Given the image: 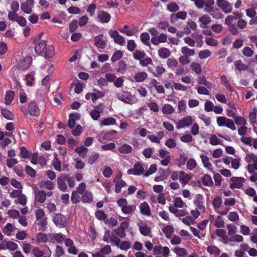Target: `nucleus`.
I'll use <instances>...</instances> for the list:
<instances>
[{
	"mask_svg": "<svg viewBox=\"0 0 257 257\" xmlns=\"http://www.w3.org/2000/svg\"><path fill=\"white\" fill-rule=\"evenodd\" d=\"M116 95L118 99L125 103L133 104L137 101V99L129 91H124L121 93H117Z\"/></svg>",
	"mask_w": 257,
	"mask_h": 257,
	"instance_id": "f257e3e1",
	"label": "nucleus"
},
{
	"mask_svg": "<svg viewBox=\"0 0 257 257\" xmlns=\"http://www.w3.org/2000/svg\"><path fill=\"white\" fill-rule=\"evenodd\" d=\"M223 201L221 197L216 196L212 200V204L214 211L220 215H226L227 214L229 209H222Z\"/></svg>",
	"mask_w": 257,
	"mask_h": 257,
	"instance_id": "f03ea898",
	"label": "nucleus"
},
{
	"mask_svg": "<svg viewBox=\"0 0 257 257\" xmlns=\"http://www.w3.org/2000/svg\"><path fill=\"white\" fill-rule=\"evenodd\" d=\"M34 205L36 208H39L41 204L43 203L46 200V193L43 190L36 189L34 191Z\"/></svg>",
	"mask_w": 257,
	"mask_h": 257,
	"instance_id": "7ed1b4c3",
	"label": "nucleus"
},
{
	"mask_svg": "<svg viewBox=\"0 0 257 257\" xmlns=\"http://www.w3.org/2000/svg\"><path fill=\"white\" fill-rule=\"evenodd\" d=\"M216 121L219 126H226L232 131L236 128L233 120L225 116L218 117Z\"/></svg>",
	"mask_w": 257,
	"mask_h": 257,
	"instance_id": "20e7f679",
	"label": "nucleus"
},
{
	"mask_svg": "<svg viewBox=\"0 0 257 257\" xmlns=\"http://www.w3.org/2000/svg\"><path fill=\"white\" fill-rule=\"evenodd\" d=\"M245 182V179L241 177H232L230 179L229 187L232 190L241 189Z\"/></svg>",
	"mask_w": 257,
	"mask_h": 257,
	"instance_id": "39448f33",
	"label": "nucleus"
},
{
	"mask_svg": "<svg viewBox=\"0 0 257 257\" xmlns=\"http://www.w3.org/2000/svg\"><path fill=\"white\" fill-rule=\"evenodd\" d=\"M194 120L192 116L188 115L180 119L176 123V128L178 130L182 129L191 125Z\"/></svg>",
	"mask_w": 257,
	"mask_h": 257,
	"instance_id": "423d86ee",
	"label": "nucleus"
},
{
	"mask_svg": "<svg viewBox=\"0 0 257 257\" xmlns=\"http://www.w3.org/2000/svg\"><path fill=\"white\" fill-rule=\"evenodd\" d=\"M115 183V192L118 193L120 192L122 188L126 186V183L122 179V174L120 172L117 174L113 179Z\"/></svg>",
	"mask_w": 257,
	"mask_h": 257,
	"instance_id": "0eeeda50",
	"label": "nucleus"
},
{
	"mask_svg": "<svg viewBox=\"0 0 257 257\" xmlns=\"http://www.w3.org/2000/svg\"><path fill=\"white\" fill-rule=\"evenodd\" d=\"M52 220L55 225L59 228L64 227L66 223V217L61 213L54 214Z\"/></svg>",
	"mask_w": 257,
	"mask_h": 257,
	"instance_id": "6e6552de",
	"label": "nucleus"
},
{
	"mask_svg": "<svg viewBox=\"0 0 257 257\" xmlns=\"http://www.w3.org/2000/svg\"><path fill=\"white\" fill-rule=\"evenodd\" d=\"M144 168L142 164L139 162H136L133 168L130 169L127 171L128 175H133L136 176H140L143 175Z\"/></svg>",
	"mask_w": 257,
	"mask_h": 257,
	"instance_id": "1a4fd4ad",
	"label": "nucleus"
},
{
	"mask_svg": "<svg viewBox=\"0 0 257 257\" xmlns=\"http://www.w3.org/2000/svg\"><path fill=\"white\" fill-rule=\"evenodd\" d=\"M68 178L66 175H61L57 178V184L58 189L62 192H66L68 190V186L66 180Z\"/></svg>",
	"mask_w": 257,
	"mask_h": 257,
	"instance_id": "9d476101",
	"label": "nucleus"
},
{
	"mask_svg": "<svg viewBox=\"0 0 257 257\" xmlns=\"http://www.w3.org/2000/svg\"><path fill=\"white\" fill-rule=\"evenodd\" d=\"M28 113L31 116H38L40 113V109L37 103L34 101L29 102L28 106Z\"/></svg>",
	"mask_w": 257,
	"mask_h": 257,
	"instance_id": "9b49d317",
	"label": "nucleus"
},
{
	"mask_svg": "<svg viewBox=\"0 0 257 257\" xmlns=\"http://www.w3.org/2000/svg\"><path fill=\"white\" fill-rule=\"evenodd\" d=\"M50 242L61 244L64 242L65 243V236L61 233H49Z\"/></svg>",
	"mask_w": 257,
	"mask_h": 257,
	"instance_id": "f8f14e48",
	"label": "nucleus"
},
{
	"mask_svg": "<svg viewBox=\"0 0 257 257\" xmlns=\"http://www.w3.org/2000/svg\"><path fill=\"white\" fill-rule=\"evenodd\" d=\"M108 33L111 38L113 39L114 42L115 43L121 46L124 45L125 40L124 38L122 36L120 35L117 31L110 30Z\"/></svg>",
	"mask_w": 257,
	"mask_h": 257,
	"instance_id": "ddd939ff",
	"label": "nucleus"
},
{
	"mask_svg": "<svg viewBox=\"0 0 257 257\" xmlns=\"http://www.w3.org/2000/svg\"><path fill=\"white\" fill-rule=\"evenodd\" d=\"M194 204L195 205V208L199 210V211L204 213L206 208L203 204V197L200 194H197L195 196L193 201Z\"/></svg>",
	"mask_w": 257,
	"mask_h": 257,
	"instance_id": "4468645a",
	"label": "nucleus"
},
{
	"mask_svg": "<svg viewBox=\"0 0 257 257\" xmlns=\"http://www.w3.org/2000/svg\"><path fill=\"white\" fill-rule=\"evenodd\" d=\"M34 6V0H26L21 5L22 11L27 14H30Z\"/></svg>",
	"mask_w": 257,
	"mask_h": 257,
	"instance_id": "2eb2a0df",
	"label": "nucleus"
},
{
	"mask_svg": "<svg viewBox=\"0 0 257 257\" xmlns=\"http://www.w3.org/2000/svg\"><path fill=\"white\" fill-rule=\"evenodd\" d=\"M104 107L102 104H99L93 107L90 112L91 118L94 120H97L100 116V114L102 113Z\"/></svg>",
	"mask_w": 257,
	"mask_h": 257,
	"instance_id": "dca6fc26",
	"label": "nucleus"
},
{
	"mask_svg": "<svg viewBox=\"0 0 257 257\" xmlns=\"http://www.w3.org/2000/svg\"><path fill=\"white\" fill-rule=\"evenodd\" d=\"M159 156L162 159L161 164L164 166H167L170 162L171 158L170 153L167 151L161 149L159 151Z\"/></svg>",
	"mask_w": 257,
	"mask_h": 257,
	"instance_id": "f3484780",
	"label": "nucleus"
},
{
	"mask_svg": "<svg viewBox=\"0 0 257 257\" xmlns=\"http://www.w3.org/2000/svg\"><path fill=\"white\" fill-rule=\"evenodd\" d=\"M110 18L111 16L108 13L103 11L97 12V19L100 23L102 24L107 23L109 22Z\"/></svg>",
	"mask_w": 257,
	"mask_h": 257,
	"instance_id": "a211bd4d",
	"label": "nucleus"
},
{
	"mask_svg": "<svg viewBox=\"0 0 257 257\" xmlns=\"http://www.w3.org/2000/svg\"><path fill=\"white\" fill-rule=\"evenodd\" d=\"M65 245L68 247L67 251L70 254H77L78 252V248L74 245L73 241L67 238L65 240Z\"/></svg>",
	"mask_w": 257,
	"mask_h": 257,
	"instance_id": "6ab92c4d",
	"label": "nucleus"
},
{
	"mask_svg": "<svg viewBox=\"0 0 257 257\" xmlns=\"http://www.w3.org/2000/svg\"><path fill=\"white\" fill-rule=\"evenodd\" d=\"M217 5L226 14L230 13L232 10L231 5L226 0L219 2Z\"/></svg>",
	"mask_w": 257,
	"mask_h": 257,
	"instance_id": "aec40b11",
	"label": "nucleus"
},
{
	"mask_svg": "<svg viewBox=\"0 0 257 257\" xmlns=\"http://www.w3.org/2000/svg\"><path fill=\"white\" fill-rule=\"evenodd\" d=\"M187 17L186 12H179L172 14L170 16V21L172 23H175L179 19L185 20Z\"/></svg>",
	"mask_w": 257,
	"mask_h": 257,
	"instance_id": "412c9836",
	"label": "nucleus"
},
{
	"mask_svg": "<svg viewBox=\"0 0 257 257\" xmlns=\"http://www.w3.org/2000/svg\"><path fill=\"white\" fill-rule=\"evenodd\" d=\"M167 36L162 33L156 37H153L151 39L152 43L155 45H158L160 43H165L167 41Z\"/></svg>",
	"mask_w": 257,
	"mask_h": 257,
	"instance_id": "4be33fe9",
	"label": "nucleus"
},
{
	"mask_svg": "<svg viewBox=\"0 0 257 257\" xmlns=\"http://www.w3.org/2000/svg\"><path fill=\"white\" fill-rule=\"evenodd\" d=\"M8 19L13 22H17V23L21 27H25L27 24V20L24 17L19 16L16 14L14 16H12L8 18Z\"/></svg>",
	"mask_w": 257,
	"mask_h": 257,
	"instance_id": "5701e85b",
	"label": "nucleus"
},
{
	"mask_svg": "<svg viewBox=\"0 0 257 257\" xmlns=\"http://www.w3.org/2000/svg\"><path fill=\"white\" fill-rule=\"evenodd\" d=\"M115 246L120 248L122 250H127L131 247V243L129 241H122L118 239L115 242Z\"/></svg>",
	"mask_w": 257,
	"mask_h": 257,
	"instance_id": "b1692460",
	"label": "nucleus"
},
{
	"mask_svg": "<svg viewBox=\"0 0 257 257\" xmlns=\"http://www.w3.org/2000/svg\"><path fill=\"white\" fill-rule=\"evenodd\" d=\"M32 61V59L31 57H26L19 63V68L22 70L27 69L30 67Z\"/></svg>",
	"mask_w": 257,
	"mask_h": 257,
	"instance_id": "393cba45",
	"label": "nucleus"
},
{
	"mask_svg": "<svg viewBox=\"0 0 257 257\" xmlns=\"http://www.w3.org/2000/svg\"><path fill=\"white\" fill-rule=\"evenodd\" d=\"M20 4L18 1L13 0L11 4V9L12 11L8 13V18L14 16L17 14V12L19 10Z\"/></svg>",
	"mask_w": 257,
	"mask_h": 257,
	"instance_id": "a878e982",
	"label": "nucleus"
},
{
	"mask_svg": "<svg viewBox=\"0 0 257 257\" xmlns=\"http://www.w3.org/2000/svg\"><path fill=\"white\" fill-rule=\"evenodd\" d=\"M36 39V38L34 39V42L36 43L35 51L38 54H41L46 47V42L45 41H42L37 43Z\"/></svg>",
	"mask_w": 257,
	"mask_h": 257,
	"instance_id": "bb28decb",
	"label": "nucleus"
},
{
	"mask_svg": "<svg viewBox=\"0 0 257 257\" xmlns=\"http://www.w3.org/2000/svg\"><path fill=\"white\" fill-rule=\"evenodd\" d=\"M177 175H179V181L184 186L187 184L191 179L190 175L186 174L183 171L179 172Z\"/></svg>",
	"mask_w": 257,
	"mask_h": 257,
	"instance_id": "cd10ccee",
	"label": "nucleus"
},
{
	"mask_svg": "<svg viewBox=\"0 0 257 257\" xmlns=\"http://www.w3.org/2000/svg\"><path fill=\"white\" fill-rule=\"evenodd\" d=\"M200 22V27L202 29L207 28V26L211 22V18L210 16L204 15L199 18Z\"/></svg>",
	"mask_w": 257,
	"mask_h": 257,
	"instance_id": "c85d7f7f",
	"label": "nucleus"
},
{
	"mask_svg": "<svg viewBox=\"0 0 257 257\" xmlns=\"http://www.w3.org/2000/svg\"><path fill=\"white\" fill-rule=\"evenodd\" d=\"M164 132L163 131H160L157 133V135H148V138L151 142L159 144L160 143L161 140L164 137Z\"/></svg>",
	"mask_w": 257,
	"mask_h": 257,
	"instance_id": "c756f323",
	"label": "nucleus"
},
{
	"mask_svg": "<svg viewBox=\"0 0 257 257\" xmlns=\"http://www.w3.org/2000/svg\"><path fill=\"white\" fill-rule=\"evenodd\" d=\"M119 31L122 34L127 36H132L135 34L137 31L135 29L131 28L128 25H124L122 28L119 29Z\"/></svg>",
	"mask_w": 257,
	"mask_h": 257,
	"instance_id": "7c9ffc66",
	"label": "nucleus"
},
{
	"mask_svg": "<svg viewBox=\"0 0 257 257\" xmlns=\"http://www.w3.org/2000/svg\"><path fill=\"white\" fill-rule=\"evenodd\" d=\"M148 77V74L145 72H139L135 74L134 76V80L130 79L132 82L136 81L137 82H141L144 81Z\"/></svg>",
	"mask_w": 257,
	"mask_h": 257,
	"instance_id": "2f4dec72",
	"label": "nucleus"
},
{
	"mask_svg": "<svg viewBox=\"0 0 257 257\" xmlns=\"http://www.w3.org/2000/svg\"><path fill=\"white\" fill-rule=\"evenodd\" d=\"M95 46L99 49H104L106 47V42L103 39V35H99L97 36L94 39Z\"/></svg>",
	"mask_w": 257,
	"mask_h": 257,
	"instance_id": "473e14b6",
	"label": "nucleus"
},
{
	"mask_svg": "<svg viewBox=\"0 0 257 257\" xmlns=\"http://www.w3.org/2000/svg\"><path fill=\"white\" fill-rule=\"evenodd\" d=\"M49 233L46 234L42 232L38 233L36 236V241L38 243H46L50 242Z\"/></svg>",
	"mask_w": 257,
	"mask_h": 257,
	"instance_id": "72a5a7b5",
	"label": "nucleus"
},
{
	"mask_svg": "<svg viewBox=\"0 0 257 257\" xmlns=\"http://www.w3.org/2000/svg\"><path fill=\"white\" fill-rule=\"evenodd\" d=\"M245 161L248 163H251L252 165L257 170V156L253 154H247L245 157Z\"/></svg>",
	"mask_w": 257,
	"mask_h": 257,
	"instance_id": "f704fd0d",
	"label": "nucleus"
},
{
	"mask_svg": "<svg viewBox=\"0 0 257 257\" xmlns=\"http://www.w3.org/2000/svg\"><path fill=\"white\" fill-rule=\"evenodd\" d=\"M141 213L145 215L149 216L151 214V210L148 203L144 202L139 205Z\"/></svg>",
	"mask_w": 257,
	"mask_h": 257,
	"instance_id": "c9c22d12",
	"label": "nucleus"
},
{
	"mask_svg": "<svg viewBox=\"0 0 257 257\" xmlns=\"http://www.w3.org/2000/svg\"><path fill=\"white\" fill-rule=\"evenodd\" d=\"M203 166L208 170L212 171V165L209 161V157L206 155H201L200 156Z\"/></svg>",
	"mask_w": 257,
	"mask_h": 257,
	"instance_id": "e433bc0d",
	"label": "nucleus"
},
{
	"mask_svg": "<svg viewBox=\"0 0 257 257\" xmlns=\"http://www.w3.org/2000/svg\"><path fill=\"white\" fill-rule=\"evenodd\" d=\"M162 231L165 234L166 238H171L174 232V228L171 225H167L162 229Z\"/></svg>",
	"mask_w": 257,
	"mask_h": 257,
	"instance_id": "4c0bfd02",
	"label": "nucleus"
},
{
	"mask_svg": "<svg viewBox=\"0 0 257 257\" xmlns=\"http://www.w3.org/2000/svg\"><path fill=\"white\" fill-rule=\"evenodd\" d=\"M54 186V184L49 180H43L39 183V187L41 188L47 189L49 190H53Z\"/></svg>",
	"mask_w": 257,
	"mask_h": 257,
	"instance_id": "58836bf2",
	"label": "nucleus"
},
{
	"mask_svg": "<svg viewBox=\"0 0 257 257\" xmlns=\"http://www.w3.org/2000/svg\"><path fill=\"white\" fill-rule=\"evenodd\" d=\"M82 195V201L83 203H91L93 199V194L89 191H85Z\"/></svg>",
	"mask_w": 257,
	"mask_h": 257,
	"instance_id": "ea45409f",
	"label": "nucleus"
},
{
	"mask_svg": "<svg viewBox=\"0 0 257 257\" xmlns=\"http://www.w3.org/2000/svg\"><path fill=\"white\" fill-rule=\"evenodd\" d=\"M116 122V120L113 117H107L104 118L100 121V125L101 126H108L110 125L115 124Z\"/></svg>",
	"mask_w": 257,
	"mask_h": 257,
	"instance_id": "a19ab883",
	"label": "nucleus"
},
{
	"mask_svg": "<svg viewBox=\"0 0 257 257\" xmlns=\"http://www.w3.org/2000/svg\"><path fill=\"white\" fill-rule=\"evenodd\" d=\"M1 113L2 115L7 119L13 120L15 118L14 114L8 109L2 108L1 109Z\"/></svg>",
	"mask_w": 257,
	"mask_h": 257,
	"instance_id": "79ce46f5",
	"label": "nucleus"
},
{
	"mask_svg": "<svg viewBox=\"0 0 257 257\" xmlns=\"http://www.w3.org/2000/svg\"><path fill=\"white\" fill-rule=\"evenodd\" d=\"M150 132L148 131L146 128L142 127H139L137 128H135L134 130L133 134L135 135H136L137 134H139L142 137H145L147 136H148V134H150Z\"/></svg>",
	"mask_w": 257,
	"mask_h": 257,
	"instance_id": "37998d69",
	"label": "nucleus"
},
{
	"mask_svg": "<svg viewBox=\"0 0 257 257\" xmlns=\"http://www.w3.org/2000/svg\"><path fill=\"white\" fill-rule=\"evenodd\" d=\"M169 211L173 213L176 216H183L186 214V211L183 210H179L175 206H170Z\"/></svg>",
	"mask_w": 257,
	"mask_h": 257,
	"instance_id": "c03bdc74",
	"label": "nucleus"
},
{
	"mask_svg": "<svg viewBox=\"0 0 257 257\" xmlns=\"http://www.w3.org/2000/svg\"><path fill=\"white\" fill-rule=\"evenodd\" d=\"M15 96L14 92L13 91H8L6 92L5 96V103L8 105H10L14 100Z\"/></svg>",
	"mask_w": 257,
	"mask_h": 257,
	"instance_id": "a18cd8bd",
	"label": "nucleus"
},
{
	"mask_svg": "<svg viewBox=\"0 0 257 257\" xmlns=\"http://www.w3.org/2000/svg\"><path fill=\"white\" fill-rule=\"evenodd\" d=\"M52 165L56 171L60 172L62 170L61 162L58 159L56 154H54V158L52 162Z\"/></svg>",
	"mask_w": 257,
	"mask_h": 257,
	"instance_id": "49530a36",
	"label": "nucleus"
},
{
	"mask_svg": "<svg viewBox=\"0 0 257 257\" xmlns=\"http://www.w3.org/2000/svg\"><path fill=\"white\" fill-rule=\"evenodd\" d=\"M75 152L77 153L79 156L85 158L88 152V149L84 146H79L75 149Z\"/></svg>",
	"mask_w": 257,
	"mask_h": 257,
	"instance_id": "de8ad7c7",
	"label": "nucleus"
},
{
	"mask_svg": "<svg viewBox=\"0 0 257 257\" xmlns=\"http://www.w3.org/2000/svg\"><path fill=\"white\" fill-rule=\"evenodd\" d=\"M45 51V57L46 58H50L52 57L55 54V50L52 45L46 46Z\"/></svg>",
	"mask_w": 257,
	"mask_h": 257,
	"instance_id": "09e8293b",
	"label": "nucleus"
},
{
	"mask_svg": "<svg viewBox=\"0 0 257 257\" xmlns=\"http://www.w3.org/2000/svg\"><path fill=\"white\" fill-rule=\"evenodd\" d=\"M132 151V147L127 144H123L118 148V151L121 154H129L131 153Z\"/></svg>",
	"mask_w": 257,
	"mask_h": 257,
	"instance_id": "8fccbe9b",
	"label": "nucleus"
},
{
	"mask_svg": "<svg viewBox=\"0 0 257 257\" xmlns=\"http://www.w3.org/2000/svg\"><path fill=\"white\" fill-rule=\"evenodd\" d=\"M150 38L149 34L147 32L142 33L140 35V39L142 42L146 46H150Z\"/></svg>",
	"mask_w": 257,
	"mask_h": 257,
	"instance_id": "3c124183",
	"label": "nucleus"
},
{
	"mask_svg": "<svg viewBox=\"0 0 257 257\" xmlns=\"http://www.w3.org/2000/svg\"><path fill=\"white\" fill-rule=\"evenodd\" d=\"M174 107L169 104H165L162 108V112L164 114H171L174 112Z\"/></svg>",
	"mask_w": 257,
	"mask_h": 257,
	"instance_id": "603ef678",
	"label": "nucleus"
},
{
	"mask_svg": "<svg viewBox=\"0 0 257 257\" xmlns=\"http://www.w3.org/2000/svg\"><path fill=\"white\" fill-rule=\"evenodd\" d=\"M173 206H175L176 208H184L186 206L185 203L182 200L181 197H177L175 198Z\"/></svg>",
	"mask_w": 257,
	"mask_h": 257,
	"instance_id": "864d4df0",
	"label": "nucleus"
},
{
	"mask_svg": "<svg viewBox=\"0 0 257 257\" xmlns=\"http://www.w3.org/2000/svg\"><path fill=\"white\" fill-rule=\"evenodd\" d=\"M202 184L206 186H210L212 185L213 182L211 177L207 175L204 174L201 178Z\"/></svg>",
	"mask_w": 257,
	"mask_h": 257,
	"instance_id": "5fc2aeb1",
	"label": "nucleus"
},
{
	"mask_svg": "<svg viewBox=\"0 0 257 257\" xmlns=\"http://www.w3.org/2000/svg\"><path fill=\"white\" fill-rule=\"evenodd\" d=\"M221 83L223 86L229 89L231 92L233 91V89L230 85L229 81L225 75H222L220 76Z\"/></svg>",
	"mask_w": 257,
	"mask_h": 257,
	"instance_id": "6e6d98bb",
	"label": "nucleus"
},
{
	"mask_svg": "<svg viewBox=\"0 0 257 257\" xmlns=\"http://www.w3.org/2000/svg\"><path fill=\"white\" fill-rule=\"evenodd\" d=\"M158 54L161 58L166 59L170 56V52L168 49L162 48L159 50Z\"/></svg>",
	"mask_w": 257,
	"mask_h": 257,
	"instance_id": "4d7b16f0",
	"label": "nucleus"
},
{
	"mask_svg": "<svg viewBox=\"0 0 257 257\" xmlns=\"http://www.w3.org/2000/svg\"><path fill=\"white\" fill-rule=\"evenodd\" d=\"M190 68L197 74H200L202 72V67L200 64L197 62H192L190 64Z\"/></svg>",
	"mask_w": 257,
	"mask_h": 257,
	"instance_id": "13d9d810",
	"label": "nucleus"
},
{
	"mask_svg": "<svg viewBox=\"0 0 257 257\" xmlns=\"http://www.w3.org/2000/svg\"><path fill=\"white\" fill-rule=\"evenodd\" d=\"M207 251L211 254L215 255H219L220 253L219 249L215 245H209L207 247Z\"/></svg>",
	"mask_w": 257,
	"mask_h": 257,
	"instance_id": "bf43d9fd",
	"label": "nucleus"
},
{
	"mask_svg": "<svg viewBox=\"0 0 257 257\" xmlns=\"http://www.w3.org/2000/svg\"><path fill=\"white\" fill-rule=\"evenodd\" d=\"M146 54L144 51L137 50L133 53V57L135 59L140 61L142 59L144 58Z\"/></svg>",
	"mask_w": 257,
	"mask_h": 257,
	"instance_id": "052dcab7",
	"label": "nucleus"
},
{
	"mask_svg": "<svg viewBox=\"0 0 257 257\" xmlns=\"http://www.w3.org/2000/svg\"><path fill=\"white\" fill-rule=\"evenodd\" d=\"M173 251L178 256H180L181 257L186 256L187 253V250L185 248L180 247L179 246L175 247Z\"/></svg>",
	"mask_w": 257,
	"mask_h": 257,
	"instance_id": "680f3d73",
	"label": "nucleus"
},
{
	"mask_svg": "<svg viewBox=\"0 0 257 257\" xmlns=\"http://www.w3.org/2000/svg\"><path fill=\"white\" fill-rule=\"evenodd\" d=\"M95 215L98 220L103 221L105 223L107 218L106 215L103 211L97 210L96 211Z\"/></svg>",
	"mask_w": 257,
	"mask_h": 257,
	"instance_id": "e2e57ef3",
	"label": "nucleus"
},
{
	"mask_svg": "<svg viewBox=\"0 0 257 257\" xmlns=\"http://www.w3.org/2000/svg\"><path fill=\"white\" fill-rule=\"evenodd\" d=\"M140 231L142 234L147 236L151 232L150 228L145 224L140 225Z\"/></svg>",
	"mask_w": 257,
	"mask_h": 257,
	"instance_id": "0e129e2a",
	"label": "nucleus"
},
{
	"mask_svg": "<svg viewBox=\"0 0 257 257\" xmlns=\"http://www.w3.org/2000/svg\"><path fill=\"white\" fill-rule=\"evenodd\" d=\"M235 68L239 71H244L247 69V66L243 64L240 60L234 62Z\"/></svg>",
	"mask_w": 257,
	"mask_h": 257,
	"instance_id": "69168bd1",
	"label": "nucleus"
},
{
	"mask_svg": "<svg viewBox=\"0 0 257 257\" xmlns=\"http://www.w3.org/2000/svg\"><path fill=\"white\" fill-rule=\"evenodd\" d=\"M244 193L249 197H254L256 195V191L255 189L251 187H247L242 189Z\"/></svg>",
	"mask_w": 257,
	"mask_h": 257,
	"instance_id": "338daca9",
	"label": "nucleus"
},
{
	"mask_svg": "<svg viewBox=\"0 0 257 257\" xmlns=\"http://www.w3.org/2000/svg\"><path fill=\"white\" fill-rule=\"evenodd\" d=\"M14 230V226L11 223H7L3 228V232L7 235L10 236Z\"/></svg>",
	"mask_w": 257,
	"mask_h": 257,
	"instance_id": "774afa93",
	"label": "nucleus"
}]
</instances>
